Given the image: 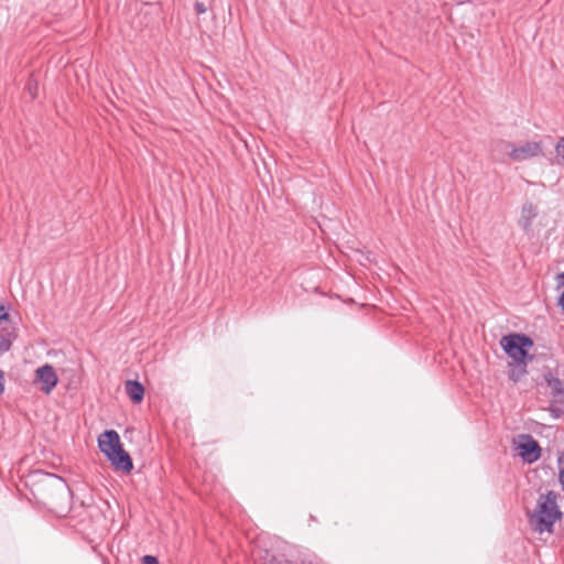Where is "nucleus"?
<instances>
[{
    "label": "nucleus",
    "instance_id": "f257e3e1",
    "mask_svg": "<svg viewBox=\"0 0 564 564\" xmlns=\"http://www.w3.org/2000/svg\"><path fill=\"white\" fill-rule=\"evenodd\" d=\"M557 499L558 494L553 490L539 496L535 509L529 514V524L533 531L540 534L553 532L555 522L560 521L563 516Z\"/></svg>",
    "mask_w": 564,
    "mask_h": 564
},
{
    "label": "nucleus",
    "instance_id": "f03ea898",
    "mask_svg": "<svg viewBox=\"0 0 564 564\" xmlns=\"http://www.w3.org/2000/svg\"><path fill=\"white\" fill-rule=\"evenodd\" d=\"M39 496L41 502L53 511H57L67 501L69 488L65 480L54 474L44 473L39 480Z\"/></svg>",
    "mask_w": 564,
    "mask_h": 564
},
{
    "label": "nucleus",
    "instance_id": "7ed1b4c3",
    "mask_svg": "<svg viewBox=\"0 0 564 564\" xmlns=\"http://www.w3.org/2000/svg\"><path fill=\"white\" fill-rule=\"evenodd\" d=\"M500 345L505 352L517 364H524L531 360L529 348L533 346V340L525 334H509L501 338Z\"/></svg>",
    "mask_w": 564,
    "mask_h": 564
},
{
    "label": "nucleus",
    "instance_id": "20e7f679",
    "mask_svg": "<svg viewBox=\"0 0 564 564\" xmlns=\"http://www.w3.org/2000/svg\"><path fill=\"white\" fill-rule=\"evenodd\" d=\"M544 379L550 388V394L552 397L551 409L555 412V416H558L563 413V410L557 406L564 403V384L561 379L553 376L552 373H547L544 376Z\"/></svg>",
    "mask_w": 564,
    "mask_h": 564
},
{
    "label": "nucleus",
    "instance_id": "39448f33",
    "mask_svg": "<svg viewBox=\"0 0 564 564\" xmlns=\"http://www.w3.org/2000/svg\"><path fill=\"white\" fill-rule=\"evenodd\" d=\"M518 449L519 456L529 464L536 462L541 456V447L538 441L529 434L521 435Z\"/></svg>",
    "mask_w": 564,
    "mask_h": 564
},
{
    "label": "nucleus",
    "instance_id": "423d86ee",
    "mask_svg": "<svg viewBox=\"0 0 564 564\" xmlns=\"http://www.w3.org/2000/svg\"><path fill=\"white\" fill-rule=\"evenodd\" d=\"M542 154V143L538 141H528L521 145L513 144L511 149V159L516 162H522Z\"/></svg>",
    "mask_w": 564,
    "mask_h": 564
},
{
    "label": "nucleus",
    "instance_id": "0eeeda50",
    "mask_svg": "<svg viewBox=\"0 0 564 564\" xmlns=\"http://www.w3.org/2000/svg\"><path fill=\"white\" fill-rule=\"evenodd\" d=\"M35 379L41 383V391L46 394L51 393L58 382L54 367L48 364L36 369Z\"/></svg>",
    "mask_w": 564,
    "mask_h": 564
},
{
    "label": "nucleus",
    "instance_id": "6e6552de",
    "mask_svg": "<svg viewBox=\"0 0 564 564\" xmlns=\"http://www.w3.org/2000/svg\"><path fill=\"white\" fill-rule=\"evenodd\" d=\"M98 446L106 457H110V455L121 447L122 444L120 442L119 434L115 430H107L99 435Z\"/></svg>",
    "mask_w": 564,
    "mask_h": 564
},
{
    "label": "nucleus",
    "instance_id": "1a4fd4ad",
    "mask_svg": "<svg viewBox=\"0 0 564 564\" xmlns=\"http://www.w3.org/2000/svg\"><path fill=\"white\" fill-rule=\"evenodd\" d=\"M116 470L130 473L133 469L132 459L123 446L113 452L110 457H107Z\"/></svg>",
    "mask_w": 564,
    "mask_h": 564
},
{
    "label": "nucleus",
    "instance_id": "9d476101",
    "mask_svg": "<svg viewBox=\"0 0 564 564\" xmlns=\"http://www.w3.org/2000/svg\"><path fill=\"white\" fill-rule=\"evenodd\" d=\"M536 216H538L536 207L532 203L528 202V203L523 204L519 224L525 232L530 231L532 221Z\"/></svg>",
    "mask_w": 564,
    "mask_h": 564
},
{
    "label": "nucleus",
    "instance_id": "9b49d317",
    "mask_svg": "<svg viewBox=\"0 0 564 564\" xmlns=\"http://www.w3.org/2000/svg\"><path fill=\"white\" fill-rule=\"evenodd\" d=\"M126 392L134 404L141 403L144 398V387L137 380L126 382Z\"/></svg>",
    "mask_w": 564,
    "mask_h": 564
},
{
    "label": "nucleus",
    "instance_id": "f8f14e48",
    "mask_svg": "<svg viewBox=\"0 0 564 564\" xmlns=\"http://www.w3.org/2000/svg\"><path fill=\"white\" fill-rule=\"evenodd\" d=\"M527 365L528 361H524V364H510L508 372L509 379L513 382L520 381L528 373Z\"/></svg>",
    "mask_w": 564,
    "mask_h": 564
},
{
    "label": "nucleus",
    "instance_id": "ddd939ff",
    "mask_svg": "<svg viewBox=\"0 0 564 564\" xmlns=\"http://www.w3.org/2000/svg\"><path fill=\"white\" fill-rule=\"evenodd\" d=\"M15 335L12 330L2 329L0 332V356L11 349Z\"/></svg>",
    "mask_w": 564,
    "mask_h": 564
},
{
    "label": "nucleus",
    "instance_id": "4468645a",
    "mask_svg": "<svg viewBox=\"0 0 564 564\" xmlns=\"http://www.w3.org/2000/svg\"><path fill=\"white\" fill-rule=\"evenodd\" d=\"M511 149H513L512 142L506 140H498L495 142L492 151L494 153L507 155L511 159Z\"/></svg>",
    "mask_w": 564,
    "mask_h": 564
},
{
    "label": "nucleus",
    "instance_id": "2eb2a0df",
    "mask_svg": "<svg viewBox=\"0 0 564 564\" xmlns=\"http://www.w3.org/2000/svg\"><path fill=\"white\" fill-rule=\"evenodd\" d=\"M558 481L564 490V452L557 458Z\"/></svg>",
    "mask_w": 564,
    "mask_h": 564
},
{
    "label": "nucleus",
    "instance_id": "dca6fc26",
    "mask_svg": "<svg viewBox=\"0 0 564 564\" xmlns=\"http://www.w3.org/2000/svg\"><path fill=\"white\" fill-rule=\"evenodd\" d=\"M555 151L557 158L560 159V163L564 164V138H561L555 147Z\"/></svg>",
    "mask_w": 564,
    "mask_h": 564
},
{
    "label": "nucleus",
    "instance_id": "f3484780",
    "mask_svg": "<svg viewBox=\"0 0 564 564\" xmlns=\"http://www.w3.org/2000/svg\"><path fill=\"white\" fill-rule=\"evenodd\" d=\"M194 9L197 14H204L207 11V7L200 1L195 2Z\"/></svg>",
    "mask_w": 564,
    "mask_h": 564
},
{
    "label": "nucleus",
    "instance_id": "a211bd4d",
    "mask_svg": "<svg viewBox=\"0 0 564 564\" xmlns=\"http://www.w3.org/2000/svg\"><path fill=\"white\" fill-rule=\"evenodd\" d=\"M141 561L142 564H159L158 557L153 555H144Z\"/></svg>",
    "mask_w": 564,
    "mask_h": 564
},
{
    "label": "nucleus",
    "instance_id": "6ab92c4d",
    "mask_svg": "<svg viewBox=\"0 0 564 564\" xmlns=\"http://www.w3.org/2000/svg\"><path fill=\"white\" fill-rule=\"evenodd\" d=\"M9 319V313L3 304L0 303V322H4Z\"/></svg>",
    "mask_w": 564,
    "mask_h": 564
},
{
    "label": "nucleus",
    "instance_id": "aec40b11",
    "mask_svg": "<svg viewBox=\"0 0 564 564\" xmlns=\"http://www.w3.org/2000/svg\"><path fill=\"white\" fill-rule=\"evenodd\" d=\"M28 89L30 91L31 97L34 99L36 97V85H33L32 82H29Z\"/></svg>",
    "mask_w": 564,
    "mask_h": 564
},
{
    "label": "nucleus",
    "instance_id": "412c9836",
    "mask_svg": "<svg viewBox=\"0 0 564 564\" xmlns=\"http://www.w3.org/2000/svg\"><path fill=\"white\" fill-rule=\"evenodd\" d=\"M4 392V372L0 369V394Z\"/></svg>",
    "mask_w": 564,
    "mask_h": 564
},
{
    "label": "nucleus",
    "instance_id": "4be33fe9",
    "mask_svg": "<svg viewBox=\"0 0 564 564\" xmlns=\"http://www.w3.org/2000/svg\"><path fill=\"white\" fill-rule=\"evenodd\" d=\"M558 286H564V272H561L556 275Z\"/></svg>",
    "mask_w": 564,
    "mask_h": 564
},
{
    "label": "nucleus",
    "instance_id": "5701e85b",
    "mask_svg": "<svg viewBox=\"0 0 564 564\" xmlns=\"http://www.w3.org/2000/svg\"><path fill=\"white\" fill-rule=\"evenodd\" d=\"M270 564H284V560L274 556L270 560Z\"/></svg>",
    "mask_w": 564,
    "mask_h": 564
},
{
    "label": "nucleus",
    "instance_id": "b1692460",
    "mask_svg": "<svg viewBox=\"0 0 564 564\" xmlns=\"http://www.w3.org/2000/svg\"><path fill=\"white\" fill-rule=\"evenodd\" d=\"M558 305L562 307V310L564 311V292L561 294L560 299H558Z\"/></svg>",
    "mask_w": 564,
    "mask_h": 564
}]
</instances>
